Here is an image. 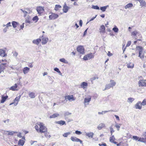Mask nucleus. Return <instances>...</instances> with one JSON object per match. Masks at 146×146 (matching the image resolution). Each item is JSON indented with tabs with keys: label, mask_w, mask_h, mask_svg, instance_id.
<instances>
[{
	"label": "nucleus",
	"mask_w": 146,
	"mask_h": 146,
	"mask_svg": "<svg viewBox=\"0 0 146 146\" xmlns=\"http://www.w3.org/2000/svg\"><path fill=\"white\" fill-rule=\"evenodd\" d=\"M111 88H112V87L111 86V85H110V84H106V85L105 89L103 90L105 91L106 90L109 89Z\"/></svg>",
	"instance_id": "obj_36"
},
{
	"label": "nucleus",
	"mask_w": 146,
	"mask_h": 146,
	"mask_svg": "<svg viewBox=\"0 0 146 146\" xmlns=\"http://www.w3.org/2000/svg\"><path fill=\"white\" fill-rule=\"evenodd\" d=\"M131 35L134 36H135V37H136V35H138V36L140 37H141V36L140 34H139V32H138L137 31H134L133 32L131 33Z\"/></svg>",
	"instance_id": "obj_23"
},
{
	"label": "nucleus",
	"mask_w": 146,
	"mask_h": 146,
	"mask_svg": "<svg viewBox=\"0 0 146 146\" xmlns=\"http://www.w3.org/2000/svg\"><path fill=\"white\" fill-rule=\"evenodd\" d=\"M39 125V122H38L36 123V124L35 126V128L38 132H39V130H40Z\"/></svg>",
	"instance_id": "obj_38"
},
{
	"label": "nucleus",
	"mask_w": 146,
	"mask_h": 146,
	"mask_svg": "<svg viewBox=\"0 0 146 146\" xmlns=\"http://www.w3.org/2000/svg\"><path fill=\"white\" fill-rule=\"evenodd\" d=\"M17 136L19 138H21L22 136H21V132H19L17 135Z\"/></svg>",
	"instance_id": "obj_62"
},
{
	"label": "nucleus",
	"mask_w": 146,
	"mask_h": 146,
	"mask_svg": "<svg viewBox=\"0 0 146 146\" xmlns=\"http://www.w3.org/2000/svg\"><path fill=\"white\" fill-rule=\"evenodd\" d=\"M69 9V8L68 6L66 5V4L64 6L63 11V12L65 13H66L67 12Z\"/></svg>",
	"instance_id": "obj_26"
},
{
	"label": "nucleus",
	"mask_w": 146,
	"mask_h": 146,
	"mask_svg": "<svg viewBox=\"0 0 146 146\" xmlns=\"http://www.w3.org/2000/svg\"><path fill=\"white\" fill-rule=\"evenodd\" d=\"M94 56V54L90 53L84 56L83 58L84 60H89L92 58H93Z\"/></svg>",
	"instance_id": "obj_2"
},
{
	"label": "nucleus",
	"mask_w": 146,
	"mask_h": 146,
	"mask_svg": "<svg viewBox=\"0 0 146 146\" xmlns=\"http://www.w3.org/2000/svg\"><path fill=\"white\" fill-rule=\"evenodd\" d=\"M105 127V124L104 123H100L97 127V128L98 130H100L102 128Z\"/></svg>",
	"instance_id": "obj_25"
},
{
	"label": "nucleus",
	"mask_w": 146,
	"mask_h": 146,
	"mask_svg": "<svg viewBox=\"0 0 146 146\" xmlns=\"http://www.w3.org/2000/svg\"><path fill=\"white\" fill-rule=\"evenodd\" d=\"M18 55V53L16 51H15L13 52V56L17 57Z\"/></svg>",
	"instance_id": "obj_58"
},
{
	"label": "nucleus",
	"mask_w": 146,
	"mask_h": 146,
	"mask_svg": "<svg viewBox=\"0 0 146 146\" xmlns=\"http://www.w3.org/2000/svg\"><path fill=\"white\" fill-rule=\"evenodd\" d=\"M59 116V114L58 113H54L53 115H51L50 116V118H55Z\"/></svg>",
	"instance_id": "obj_37"
},
{
	"label": "nucleus",
	"mask_w": 146,
	"mask_h": 146,
	"mask_svg": "<svg viewBox=\"0 0 146 146\" xmlns=\"http://www.w3.org/2000/svg\"><path fill=\"white\" fill-rule=\"evenodd\" d=\"M135 107L136 109L139 110L141 109L142 108V105L141 104V102H138L135 104Z\"/></svg>",
	"instance_id": "obj_10"
},
{
	"label": "nucleus",
	"mask_w": 146,
	"mask_h": 146,
	"mask_svg": "<svg viewBox=\"0 0 146 146\" xmlns=\"http://www.w3.org/2000/svg\"><path fill=\"white\" fill-rule=\"evenodd\" d=\"M29 97L31 98H34L35 97V94L33 92H30L29 94Z\"/></svg>",
	"instance_id": "obj_30"
},
{
	"label": "nucleus",
	"mask_w": 146,
	"mask_h": 146,
	"mask_svg": "<svg viewBox=\"0 0 146 146\" xmlns=\"http://www.w3.org/2000/svg\"><path fill=\"white\" fill-rule=\"evenodd\" d=\"M94 135V133L91 132L86 133H85V135L90 138H91L93 137Z\"/></svg>",
	"instance_id": "obj_20"
},
{
	"label": "nucleus",
	"mask_w": 146,
	"mask_h": 146,
	"mask_svg": "<svg viewBox=\"0 0 146 146\" xmlns=\"http://www.w3.org/2000/svg\"><path fill=\"white\" fill-rule=\"evenodd\" d=\"M113 30L115 33H117L118 31V29L116 27H114L113 28Z\"/></svg>",
	"instance_id": "obj_50"
},
{
	"label": "nucleus",
	"mask_w": 146,
	"mask_h": 146,
	"mask_svg": "<svg viewBox=\"0 0 146 146\" xmlns=\"http://www.w3.org/2000/svg\"><path fill=\"white\" fill-rule=\"evenodd\" d=\"M131 41H128L126 45V47L129 46H130V45L131 44Z\"/></svg>",
	"instance_id": "obj_61"
},
{
	"label": "nucleus",
	"mask_w": 146,
	"mask_h": 146,
	"mask_svg": "<svg viewBox=\"0 0 146 146\" xmlns=\"http://www.w3.org/2000/svg\"><path fill=\"white\" fill-rule=\"evenodd\" d=\"M75 133L77 135H80L82 133L80 131L78 130L76 131Z\"/></svg>",
	"instance_id": "obj_59"
},
{
	"label": "nucleus",
	"mask_w": 146,
	"mask_h": 146,
	"mask_svg": "<svg viewBox=\"0 0 146 146\" xmlns=\"http://www.w3.org/2000/svg\"><path fill=\"white\" fill-rule=\"evenodd\" d=\"M132 138L138 141L139 138V137L136 136H133L132 137Z\"/></svg>",
	"instance_id": "obj_53"
},
{
	"label": "nucleus",
	"mask_w": 146,
	"mask_h": 146,
	"mask_svg": "<svg viewBox=\"0 0 146 146\" xmlns=\"http://www.w3.org/2000/svg\"><path fill=\"white\" fill-rule=\"evenodd\" d=\"M30 70V68L27 67H25L23 70V72L25 74L27 73Z\"/></svg>",
	"instance_id": "obj_27"
},
{
	"label": "nucleus",
	"mask_w": 146,
	"mask_h": 146,
	"mask_svg": "<svg viewBox=\"0 0 146 146\" xmlns=\"http://www.w3.org/2000/svg\"><path fill=\"white\" fill-rule=\"evenodd\" d=\"M91 100V98L90 97L88 98H86L84 99V103H87L89 102Z\"/></svg>",
	"instance_id": "obj_44"
},
{
	"label": "nucleus",
	"mask_w": 146,
	"mask_h": 146,
	"mask_svg": "<svg viewBox=\"0 0 146 146\" xmlns=\"http://www.w3.org/2000/svg\"><path fill=\"white\" fill-rule=\"evenodd\" d=\"M138 141L145 143H146V138H144L140 137L138 140Z\"/></svg>",
	"instance_id": "obj_29"
},
{
	"label": "nucleus",
	"mask_w": 146,
	"mask_h": 146,
	"mask_svg": "<svg viewBox=\"0 0 146 146\" xmlns=\"http://www.w3.org/2000/svg\"><path fill=\"white\" fill-rule=\"evenodd\" d=\"M141 105L142 106H144L146 105V100L145 99H144L142 103H141Z\"/></svg>",
	"instance_id": "obj_52"
},
{
	"label": "nucleus",
	"mask_w": 146,
	"mask_h": 146,
	"mask_svg": "<svg viewBox=\"0 0 146 146\" xmlns=\"http://www.w3.org/2000/svg\"><path fill=\"white\" fill-rule=\"evenodd\" d=\"M67 99L68 100H74L75 99L74 98L73 95H69L66 96L65 97V100Z\"/></svg>",
	"instance_id": "obj_17"
},
{
	"label": "nucleus",
	"mask_w": 146,
	"mask_h": 146,
	"mask_svg": "<svg viewBox=\"0 0 146 146\" xmlns=\"http://www.w3.org/2000/svg\"><path fill=\"white\" fill-rule=\"evenodd\" d=\"M133 4L132 3H128L125 6V8L126 9L127 8H131L133 6Z\"/></svg>",
	"instance_id": "obj_31"
},
{
	"label": "nucleus",
	"mask_w": 146,
	"mask_h": 146,
	"mask_svg": "<svg viewBox=\"0 0 146 146\" xmlns=\"http://www.w3.org/2000/svg\"><path fill=\"white\" fill-rule=\"evenodd\" d=\"M7 132H8V135H13L14 133H16L17 132L16 131H6Z\"/></svg>",
	"instance_id": "obj_46"
},
{
	"label": "nucleus",
	"mask_w": 146,
	"mask_h": 146,
	"mask_svg": "<svg viewBox=\"0 0 146 146\" xmlns=\"http://www.w3.org/2000/svg\"><path fill=\"white\" fill-rule=\"evenodd\" d=\"M5 50L0 49V56L5 57L7 56V54L5 53Z\"/></svg>",
	"instance_id": "obj_15"
},
{
	"label": "nucleus",
	"mask_w": 146,
	"mask_h": 146,
	"mask_svg": "<svg viewBox=\"0 0 146 146\" xmlns=\"http://www.w3.org/2000/svg\"><path fill=\"white\" fill-rule=\"evenodd\" d=\"M36 10L38 13L40 15L44 11V7L42 6L37 7L36 8Z\"/></svg>",
	"instance_id": "obj_4"
},
{
	"label": "nucleus",
	"mask_w": 146,
	"mask_h": 146,
	"mask_svg": "<svg viewBox=\"0 0 146 146\" xmlns=\"http://www.w3.org/2000/svg\"><path fill=\"white\" fill-rule=\"evenodd\" d=\"M10 90L13 91H17L19 89L17 88V86L16 84H15L14 85L11 87L10 88Z\"/></svg>",
	"instance_id": "obj_14"
},
{
	"label": "nucleus",
	"mask_w": 146,
	"mask_h": 146,
	"mask_svg": "<svg viewBox=\"0 0 146 146\" xmlns=\"http://www.w3.org/2000/svg\"><path fill=\"white\" fill-rule=\"evenodd\" d=\"M121 125V124H120L116 122L115 123V126L117 128V131L119 130L120 127Z\"/></svg>",
	"instance_id": "obj_33"
},
{
	"label": "nucleus",
	"mask_w": 146,
	"mask_h": 146,
	"mask_svg": "<svg viewBox=\"0 0 146 146\" xmlns=\"http://www.w3.org/2000/svg\"><path fill=\"white\" fill-rule=\"evenodd\" d=\"M6 63H2L0 65V74L3 71L5 68Z\"/></svg>",
	"instance_id": "obj_18"
},
{
	"label": "nucleus",
	"mask_w": 146,
	"mask_h": 146,
	"mask_svg": "<svg viewBox=\"0 0 146 146\" xmlns=\"http://www.w3.org/2000/svg\"><path fill=\"white\" fill-rule=\"evenodd\" d=\"M9 119H7L6 120L3 121L7 124L9 123Z\"/></svg>",
	"instance_id": "obj_60"
},
{
	"label": "nucleus",
	"mask_w": 146,
	"mask_h": 146,
	"mask_svg": "<svg viewBox=\"0 0 146 146\" xmlns=\"http://www.w3.org/2000/svg\"><path fill=\"white\" fill-rule=\"evenodd\" d=\"M140 3V6L142 7H146V3L143 0H137Z\"/></svg>",
	"instance_id": "obj_11"
},
{
	"label": "nucleus",
	"mask_w": 146,
	"mask_h": 146,
	"mask_svg": "<svg viewBox=\"0 0 146 146\" xmlns=\"http://www.w3.org/2000/svg\"><path fill=\"white\" fill-rule=\"evenodd\" d=\"M70 132L66 133L63 134V136L64 137H67L68 135H70Z\"/></svg>",
	"instance_id": "obj_48"
},
{
	"label": "nucleus",
	"mask_w": 146,
	"mask_h": 146,
	"mask_svg": "<svg viewBox=\"0 0 146 146\" xmlns=\"http://www.w3.org/2000/svg\"><path fill=\"white\" fill-rule=\"evenodd\" d=\"M44 133L45 136L47 138L49 139L51 137V136L50 135H49L48 133H47L46 132H45Z\"/></svg>",
	"instance_id": "obj_47"
},
{
	"label": "nucleus",
	"mask_w": 146,
	"mask_h": 146,
	"mask_svg": "<svg viewBox=\"0 0 146 146\" xmlns=\"http://www.w3.org/2000/svg\"><path fill=\"white\" fill-rule=\"evenodd\" d=\"M59 61L65 64H67L68 61L64 58H62L59 59Z\"/></svg>",
	"instance_id": "obj_41"
},
{
	"label": "nucleus",
	"mask_w": 146,
	"mask_h": 146,
	"mask_svg": "<svg viewBox=\"0 0 146 146\" xmlns=\"http://www.w3.org/2000/svg\"><path fill=\"white\" fill-rule=\"evenodd\" d=\"M108 56H112L113 54L111 53L110 51H108Z\"/></svg>",
	"instance_id": "obj_63"
},
{
	"label": "nucleus",
	"mask_w": 146,
	"mask_h": 146,
	"mask_svg": "<svg viewBox=\"0 0 146 146\" xmlns=\"http://www.w3.org/2000/svg\"><path fill=\"white\" fill-rule=\"evenodd\" d=\"M12 24L13 27L15 28L17 27L18 23L16 21H13L12 23Z\"/></svg>",
	"instance_id": "obj_42"
},
{
	"label": "nucleus",
	"mask_w": 146,
	"mask_h": 146,
	"mask_svg": "<svg viewBox=\"0 0 146 146\" xmlns=\"http://www.w3.org/2000/svg\"><path fill=\"white\" fill-rule=\"evenodd\" d=\"M134 64L133 63L129 62L127 64V67L128 68H133L134 67Z\"/></svg>",
	"instance_id": "obj_35"
},
{
	"label": "nucleus",
	"mask_w": 146,
	"mask_h": 146,
	"mask_svg": "<svg viewBox=\"0 0 146 146\" xmlns=\"http://www.w3.org/2000/svg\"><path fill=\"white\" fill-rule=\"evenodd\" d=\"M134 100V99L133 98H128L127 102L129 103V104L131 103Z\"/></svg>",
	"instance_id": "obj_40"
},
{
	"label": "nucleus",
	"mask_w": 146,
	"mask_h": 146,
	"mask_svg": "<svg viewBox=\"0 0 146 146\" xmlns=\"http://www.w3.org/2000/svg\"><path fill=\"white\" fill-rule=\"evenodd\" d=\"M109 7V5H108L106 6L101 7L100 8V9L103 12L105 11L106 9L108 7Z\"/></svg>",
	"instance_id": "obj_39"
},
{
	"label": "nucleus",
	"mask_w": 146,
	"mask_h": 146,
	"mask_svg": "<svg viewBox=\"0 0 146 146\" xmlns=\"http://www.w3.org/2000/svg\"><path fill=\"white\" fill-rule=\"evenodd\" d=\"M58 16V14L52 13L51 15L49 16V17L50 20H54L57 19Z\"/></svg>",
	"instance_id": "obj_6"
},
{
	"label": "nucleus",
	"mask_w": 146,
	"mask_h": 146,
	"mask_svg": "<svg viewBox=\"0 0 146 146\" xmlns=\"http://www.w3.org/2000/svg\"><path fill=\"white\" fill-rule=\"evenodd\" d=\"M39 125L40 130L39 132L41 133H45V132H47V129L43 123L39 122Z\"/></svg>",
	"instance_id": "obj_1"
},
{
	"label": "nucleus",
	"mask_w": 146,
	"mask_h": 146,
	"mask_svg": "<svg viewBox=\"0 0 146 146\" xmlns=\"http://www.w3.org/2000/svg\"><path fill=\"white\" fill-rule=\"evenodd\" d=\"M110 84L111 85V86L113 88L114 86H115L116 84L115 82L113 80H110Z\"/></svg>",
	"instance_id": "obj_32"
},
{
	"label": "nucleus",
	"mask_w": 146,
	"mask_h": 146,
	"mask_svg": "<svg viewBox=\"0 0 146 146\" xmlns=\"http://www.w3.org/2000/svg\"><path fill=\"white\" fill-rule=\"evenodd\" d=\"M111 111L110 110H109L107 111H102V112H98V114H102L103 115L104 114H105L106 113L108 112H110V111Z\"/></svg>",
	"instance_id": "obj_43"
},
{
	"label": "nucleus",
	"mask_w": 146,
	"mask_h": 146,
	"mask_svg": "<svg viewBox=\"0 0 146 146\" xmlns=\"http://www.w3.org/2000/svg\"><path fill=\"white\" fill-rule=\"evenodd\" d=\"M77 50L80 54H83L84 53V48L82 46H79L77 47Z\"/></svg>",
	"instance_id": "obj_5"
},
{
	"label": "nucleus",
	"mask_w": 146,
	"mask_h": 146,
	"mask_svg": "<svg viewBox=\"0 0 146 146\" xmlns=\"http://www.w3.org/2000/svg\"><path fill=\"white\" fill-rule=\"evenodd\" d=\"M72 114V113L69 112L68 111H65L64 112V116L65 120H67V116H70Z\"/></svg>",
	"instance_id": "obj_16"
},
{
	"label": "nucleus",
	"mask_w": 146,
	"mask_h": 146,
	"mask_svg": "<svg viewBox=\"0 0 146 146\" xmlns=\"http://www.w3.org/2000/svg\"><path fill=\"white\" fill-rule=\"evenodd\" d=\"M136 49L137 50H138L139 51V57L140 58H143V56H141V54L143 52V48L141 46H138L137 47Z\"/></svg>",
	"instance_id": "obj_3"
},
{
	"label": "nucleus",
	"mask_w": 146,
	"mask_h": 146,
	"mask_svg": "<svg viewBox=\"0 0 146 146\" xmlns=\"http://www.w3.org/2000/svg\"><path fill=\"white\" fill-rule=\"evenodd\" d=\"M9 29V27L6 26L3 29V31L4 33H6Z\"/></svg>",
	"instance_id": "obj_54"
},
{
	"label": "nucleus",
	"mask_w": 146,
	"mask_h": 146,
	"mask_svg": "<svg viewBox=\"0 0 146 146\" xmlns=\"http://www.w3.org/2000/svg\"><path fill=\"white\" fill-rule=\"evenodd\" d=\"M139 86H146V80H140L139 82Z\"/></svg>",
	"instance_id": "obj_8"
},
{
	"label": "nucleus",
	"mask_w": 146,
	"mask_h": 146,
	"mask_svg": "<svg viewBox=\"0 0 146 146\" xmlns=\"http://www.w3.org/2000/svg\"><path fill=\"white\" fill-rule=\"evenodd\" d=\"M42 44H46L48 42V38L46 37H44L43 35L42 36Z\"/></svg>",
	"instance_id": "obj_9"
},
{
	"label": "nucleus",
	"mask_w": 146,
	"mask_h": 146,
	"mask_svg": "<svg viewBox=\"0 0 146 146\" xmlns=\"http://www.w3.org/2000/svg\"><path fill=\"white\" fill-rule=\"evenodd\" d=\"M54 70L57 72L58 73H61L59 69L57 68H55L54 69Z\"/></svg>",
	"instance_id": "obj_55"
},
{
	"label": "nucleus",
	"mask_w": 146,
	"mask_h": 146,
	"mask_svg": "<svg viewBox=\"0 0 146 146\" xmlns=\"http://www.w3.org/2000/svg\"><path fill=\"white\" fill-rule=\"evenodd\" d=\"M61 7L60 5H55L54 8V10L56 11H58L60 8H61Z\"/></svg>",
	"instance_id": "obj_45"
},
{
	"label": "nucleus",
	"mask_w": 146,
	"mask_h": 146,
	"mask_svg": "<svg viewBox=\"0 0 146 146\" xmlns=\"http://www.w3.org/2000/svg\"><path fill=\"white\" fill-rule=\"evenodd\" d=\"M38 17L37 16H35L33 17V21H35L36 22H37L38 21Z\"/></svg>",
	"instance_id": "obj_51"
},
{
	"label": "nucleus",
	"mask_w": 146,
	"mask_h": 146,
	"mask_svg": "<svg viewBox=\"0 0 146 146\" xmlns=\"http://www.w3.org/2000/svg\"><path fill=\"white\" fill-rule=\"evenodd\" d=\"M71 140L74 142H80L81 144L82 143V141L80 139L77 138L76 137L74 136H72L71 137Z\"/></svg>",
	"instance_id": "obj_7"
},
{
	"label": "nucleus",
	"mask_w": 146,
	"mask_h": 146,
	"mask_svg": "<svg viewBox=\"0 0 146 146\" xmlns=\"http://www.w3.org/2000/svg\"><path fill=\"white\" fill-rule=\"evenodd\" d=\"M8 98V96H2L1 97V103H4L6 101V100Z\"/></svg>",
	"instance_id": "obj_24"
},
{
	"label": "nucleus",
	"mask_w": 146,
	"mask_h": 146,
	"mask_svg": "<svg viewBox=\"0 0 146 146\" xmlns=\"http://www.w3.org/2000/svg\"><path fill=\"white\" fill-rule=\"evenodd\" d=\"M20 10L23 12L25 15V16L27 13V12L26 11L23 10L22 9H20Z\"/></svg>",
	"instance_id": "obj_57"
},
{
	"label": "nucleus",
	"mask_w": 146,
	"mask_h": 146,
	"mask_svg": "<svg viewBox=\"0 0 146 146\" xmlns=\"http://www.w3.org/2000/svg\"><path fill=\"white\" fill-rule=\"evenodd\" d=\"M6 25V26H7L8 27L9 26H11V23L10 22H9Z\"/></svg>",
	"instance_id": "obj_64"
},
{
	"label": "nucleus",
	"mask_w": 146,
	"mask_h": 146,
	"mask_svg": "<svg viewBox=\"0 0 146 146\" xmlns=\"http://www.w3.org/2000/svg\"><path fill=\"white\" fill-rule=\"evenodd\" d=\"M41 41L40 38H38L36 40H34L33 41V43L36 45H38L40 42Z\"/></svg>",
	"instance_id": "obj_21"
},
{
	"label": "nucleus",
	"mask_w": 146,
	"mask_h": 146,
	"mask_svg": "<svg viewBox=\"0 0 146 146\" xmlns=\"http://www.w3.org/2000/svg\"><path fill=\"white\" fill-rule=\"evenodd\" d=\"M55 123L57 124L60 125H66V122L65 121L61 120L60 121H56Z\"/></svg>",
	"instance_id": "obj_22"
},
{
	"label": "nucleus",
	"mask_w": 146,
	"mask_h": 146,
	"mask_svg": "<svg viewBox=\"0 0 146 146\" xmlns=\"http://www.w3.org/2000/svg\"><path fill=\"white\" fill-rule=\"evenodd\" d=\"M110 132L111 133V135H112V133L114 132V131L111 126H110Z\"/></svg>",
	"instance_id": "obj_56"
},
{
	"label": "nucleus",
	"mask_w": 146,
	"mask_h": 146,
	"mask_svg": "<svg viewBox=\"0 0 146 146\" xmlns=\"http://www.w3.org/2000/svg\"><path fill=\"white\" fill-rule=\"evenodd\" d=\"M92 9H94L97 10H99L100 9L99 7L97 5H93L92 7Z\"/></svg>",
	"instance_id": "obj_49"
},
{
	"label": "nucleus",
	"mask_w": 146,
	"mask_h": 146,
	"mask_svg": "<svg viewBox=\"0 0 146 146\" xmlns=\"http://www.w3.org/2000/svg\"><path fill=\"white\" fill-rule=\"evenodd\" d=\"M25 142V141L24 140L22 139H20L18 141V144L19 145H20L22 146H23Z\"/></svg>",
	"instance_id": "obj_34"
},
{
	"label": "nucleus",
	"mask_w": 146,
	"mask_h": 146,
	"mask_svg": "<svg viewBox=\"0 0 146 146\" xmlns=\"http://www.w3.org/2000/svg\"><path fill=\"white\" fill-rule=\"evenodd\" d=\"M21 97V95H19L18 97H16L15 98V99L14 101L15 103V104L14 105V106H16V105H17L18 102L19 101Z\"/></svg>",
	"instance_id": "obj_19"
},
{
	"label": "nucleus",
	"mask_w": 146,
	"mask_h": 146,
	"mask_svg": "<svg viewBox=\"0 0 146 146\" xmlns=\"http://www.w3.org/2000/svg\"><path fill=\"white\" fill-rule=\"evenodd\" d=\"M106 28L104 25H102L100 29V32L101 34H104L105 32Z\"/></svg>",
	"instance_id": "obj_12"
},
{
	"label": "nucleus",
	"mask_w": 146,
	"mask_h": 146,
	"mask_svg": "<svg viewBox=\"0 0 146 146\" xmlns=\"http://www.w3.org/2000/svg\"><path fill=\"white\" fill-rule=\"evenodd\" d=\"M88 85V84L87 83L85 82H83L81 83L80 86L81 88H83V89H84L87 88Z\"/></svg>",
	"instance_id": "obj_13"
},
{
	"label": "nucleus",
	"mask_w": 146,
	"mask_h": 146,
	"mask_svg": "<svg viewBox=\"0 0 146 146\" xmlns=\"http://www.w3.org/2000/svg\"><path fill=\"white\" fill-rule=\"evenodd\" d=\"M115 140V138L114 135H112V137H110V141L111 142L115 144H116L117 142L114 141Z\"/></svg>",
	"instance_id": "obj_28"
}]
</instances>
